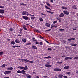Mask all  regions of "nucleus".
<instances>
[{
    "label": "nucleus",
    "mask_w": 78,
    "mask_h": 78,
    "mask_svg": "<svg viewBox=\"0 0 78 78\" xmlns=\"http://www.w3.org/2000/svg\"><path fill=\"white\" fill-rule=\"evenodd\" d=\"M39 20H40V22H43V20H43V19H42V18L41 17L39 19Z\"/></svg>",
    "instance_id": "nucleus-28"
},
{
    "label": "nucleus",
    "mask_w": 78,
    "mask_h": 78,
    "mask_svg": "<svg viewBox=\"0 0 78 78\" xmlns=\"http://www.w3.org/2000/svg\"><path fill=\"white\" fill-rule=\"evenodd\" d=\"M27 62H30V63H34V62L33 61H30L28 60H27Z\"/></svg>",
    "instance_id": "nucleus-14"
},
{
    "label": "nucleus",
    "mask_w": 78,
    "mask_h": 78,
    "mask_svg": "<svg viewBox=\"0 0 78 78\" xmlns=\"http://www.w3.org/2000/svg\"><path fill=\"white\" fill-rule=\"evenodd\" d=\"M31 44V43H28L26 44V45H30Z\"/></svg>",
    "instance_id": "nucleus-52"
},
{
    "label": "nucleus",
    "mask_w": 78,
    "mask_h": 78,
    "mask_svg": "<svg viewBox=\"0 0 78 78\" xmlns=\"http://www.w3.org/2000/svg\"><path fill=\"white\" fill-rule=\"evenodd\" d=\"M15 42H16V43H20V41H19V39H16L15 40Z\"/></svg>",
    "instance_id": "nucleus-15"
},
{
    "label": "nucleus",
    "mask_w": 78,
    "mask_h": 78,
    "mask_svg": "<svg viewBox=\"0 0 78 78\" xmlns=\"http://www.w3.org/2000/svg\"><path fill=\"white\" fill-rule=\"evenodd\" d=\"M22 41L23 42H26L27 40H26V39L25 38H23V39H22Z\"/></svg>",
    "instance_id": "nucleus-16"
},
{
    "label": "nucleus",
    "mask_w": 78,
    "mask_h": 78,
    "mask_svg": "<svg viewBox=\"0 0 78 78\" xmlns=\"http://www.w3.org/2000/svg\"><path fill=\"white\" fill-rule=\"evenodd\" d=\"M69 48L67 47H65V49H68Z\"/></svg>",
    "instance_id": "nucleus-63"
},
{
    "label": "nucleus",
    "mask_w": 78,
    "mask_h": 78,
    "mask_svg": "<svg viewBox=\"0 0 78 78\" xmlns=\"http://www.w3.org/2000/svg\"><path fill=\"white\" fill-rule=\"evenodd\" d=\"M56 23H57V21H54L53 22V23L55 24Z\"/></svg>",
    "instance_id": "nucleus-43"
},
{
    "label": "nucleus",
    "mask_w": 78,
    "mask_h": 78,
    "mask_svg": "<svg viewBox=\"0 0 78 78\" xmlns=\"http://www.w3.org/2000/svg\"><path fill=\"white\" fill-rule=\"evenodd\" d=\"M27 69H28V67H27V66H25L24 67L23 70H27Z\"/></svg>",
    "instance_id": "nucleus-23"
},
{
    "label": "nucleus",
    "mask_w": 78,
    "mask_h": 78,
    "mask_svg": "<svg viewBox=\"0 0 78 78\" xmlns=\"http://www.w3.org/2000/svg\"><path fill=\"white\" fill-rule=\"evenodd\" d=\"M12 48H15V47H16V46H12Z\"/></svg>",
    "instance_id": "nucleus-61"
},
{
    "label": "nucleus",
    "mask_w": 78,
    "mask_h": 78,
    "mask_svg": "<svg viewBox=\"0 0 78 78\" xmlns=\"http://www.w3.org/2000/svg\"><path fill=\"white\" fill-rule=\"evenodd\" d=\"M66 73V74H70V72H67Z\"/></svg>",
    "instance_id": "nucleus-47"
},
{
    "label": "nucleus",
    "mask_w": 78,
    "mask_h": 78,
    "mask_svg": "<svg viewBox=\"0 0 78 78\" xmlns=\"http://www.w3.org/2000/svg\"><path fill=\"white\" fill-rule=\"evenodd\" d=\"M63 76V75H62V74H59L58 75V78H62V76Z\"/></svg>",
    "instance_id": "nucleus-10"
},
{
    "label": "nucleus",
    "mask_w": 78,
    "mask_h": 78,
    "mask_svg": "<svg viewBox=\"0 0 78 78\" xmlns=\"http://www.w3.org/2000/svg\"><path fill=\"white\" fill-rule=\"evenodd\" d=\"M75 7H76V6L74 5H73V9H74V8H75Z\"/></svg>",
    "instance_id": "nucleus-62"
},
{
    "label": "nucleus",
    "mask_w": 78,
    "mask_h": 78,
    "mask_svg": "<svg viewBox=\"0 0 78 78\" xmlns=\"http://www.w3.org/2000/svg\"><path fill=\"white\" fill-rule=\"evenodd\" d=\"M47 11L49 13H50V14H53L54 13L53 12H52L50 11H48L47 10Z\"/></svg>",
    "instance_id": "nucleus-22"
},
{
    "label": "nucleus",
    "mask_w": 78,
    "mask_h": 78,
    "mask_svg": "<svg viewBox=\"0 0 78 78\" xmlns=\"http://www.w3.org/2000/svg\"><path fill=\"white\" fill-rule=\"evenodd\" d=\"M41 15H43L44 16H45V14H43V13H41Z\"/></svg>",
    "instance_id": "nucleus-59"
},
{
    "label": "nucleus",
    "mask_w": 78,
    "mask_h": 78,
    "mask_svg": "<svg viewBox=\"0 0 78 78\" xmlns=\"http://www.w3.org/2000/svg\"><path fill=\"white\" fill-rule=\"evenodd\" d=\"M27 78H31V76H30V75H29L28 76H27Z\"/></svg>",
    "instance_id": "nucleus-37"
},
{
    "label": "nucleus",
    "mask_w": 78,
    "mask_h": 78,
    "mask_svg": "<svg viewBox=\"0 0 78 78\" xmlns=\"http://www.w3.org/2000/svg\"><path fill=\"white\" fill-rule=\"evenodd\" d=\"M21 60L22 61V62H23V61H26V62H27V59H21Z\"/></svg>",
    "instance_id": "nucleus-24"
},
{
    "label": "nucleus",
    "mask_w": 78,
    "mask_h": 78,
    "mask_svg": "<svg viewBox=\"0 0 78 78\" xmlns=\"http://www.w3.org/2000/svg\"><path fill=\"white\" fill-rule=\"evenodd\" d=\"M35 43L36 44H38V45H39V42L36 41Z\"/></svg>",
    "instance_id": "nucleus-39"
},
{
    "label": "nucleus",
    "mask_w": 78,
    "mask_h": 78,
    "mask_svg": "<svg viewBox=\"0 0 78 78\" xmlns=\"http://www.w3.org/2000/svg\"><path fill=\"white\" fill-rule=\"evenodd\" d=\"M73 58V57L72 56H71L69 57V59H72Z\"/></svg>",
    "instance_id": "nucleus-55"
},
{
    "label": "nucleus",
    "mask_w": 78,
    "mask_h": 78,
    "mask_svg": "<svg viewBox=\"0 0 78 78\" xmlns=\"http://www.w3.org/2000/svg\"><path fill=\"white\" fill-rule=\"evenodd\" d=\"M63 78H67L68 77L67 76H64Z\"/></svg>",
    "instance_id": "nucleus-54"
},
{
    "label": "nucleus",
    "mask_w": 78,
    "mask_h": 78,
    "mask_svg": "<svg viewBox=\"0 0 78 78\" xmlns=\"http://www.w3.org/2000/svg\"><path fill=\"white\" fill-rule=\"evenodd\" d=\"M77 44H72L71 46H72L73 47H76V45H77Z\"/></svg>",
    "instance_id": "nucleus-17"
},
{
    "label": "nucleus",
    "mask_w": 78,
    "mask_h": 78,
    "mask_svg": "<svg viewBox=\"0 0 78 78\" xmlns=\"http://www.w3.org/2000/svg\"><path fill=\"white\" fill-rule=\"evenodd\" d=\"M54 71H59L61 72V69L59 68H55L53 69Z\"/></svg>",
    "instance_id": "nucleus-3"
},
{
    "label": "nucleus",
    "mask_w": 78,
    "mask_h": 78,
    "mask_svg": "<svg viewBox=\"0 0 78 78\" xmlns=\"http://www.w3.org/2000/svg\"><path fill=\"white\" fill-rule=\"evenodd\" d=\"M39 44H40V45H42L43 44H42V42H40L39 43Z\"/></svg>",
    "instance_id": "nucleus-46"
},
{
    "label": "nucleus",
    "mask_w": 78,
    "mask_h": 78,
    "mask_svg": "<svg viewBox=\"0 0 78 78\" xmlns=\"http://www.w3.org/2000/svg\"><path fill=\"white\" fill-rule=\"evenodd\" d=\"M63 12L64 13H65V14H66V15H69V12L67 11H64Z\"/></svg>",
    "instance_id": "nucleus-8"
},
{
    "label": "nucleus",
    "mask_w": 78,
    "mask_h": 78,
    "mask_svg": "<svg viewBox=\"0 0 78 78\" xmlns=\"http://www.w3.org/2000/svg\"><path fill=\"white\" fill-rule=\"evenodd\" d=\"M45 8H46V9H48V8H49L47 5H45Z\"/></svg>",
    "instance_id": "nucleus-41"
},
{
    "label": "nucleus",
    "mask_w": 78,
    "mask_h": 78,
    "mask_svg": "<svg viewBox=\"0 0 78 78\" xmlns=\"http://www.w3.org/2000/svg\"><path fill=\"white\" fill-rule=\"evenodd\" d=\"M17 73H21L22 72V71H20V70H19L17 71Z\"/></svg>",
    "instance_id": "nucleus-29"
},
{
    "label": "nucleus",
    "mask_w": 78,
    "mask_h": 78,
    "mask_svg": "<svg viewBox=\"0 0 78 78\" xmlns=\"http://www.w3.org/2000/svg\"><path fill=\"white\" fill-rule=\"evenodd\" d=\"M68 41H72V39L71 38H69L68 39Z\"/></svg>",
    "instance_id": "nucleus-48"
},
{
    "label": "nucleus",
    "mask_w": 78,
    "mask_h": 78,
    "mask_svg": "<svg viewBox=\"0 0 78 78\" xmlns=\"http://www.w3.org/2000/svg\"><path fill=\"white\" fill-rule=\"evenodd\" d=\"M44 78H48V77L47 76H43Z\"/></svg>",
    "instance_id": "nucleus-50"
},
{
    "label": "nucleus",
    "mask_w": 78,
    "mask_h": 78,
    "mask_svg": "<svg viewBox=\"0 0 78 78\" xmlns=\"http://www.w3.org/2000/svg\"><path fill=\"white\" fill-rule=\"evenodd\" d=\"M20 5H23V6H25V5H27L26 4H24V3H20Z\"/></svg>",
    "instance_id": "nucleus-35"
},
{
    "label": "nucleus",
    "mask_w": 78,
    "mask_h": 78,
    "mask_svg": "<svg viewBox=\"0 0 78 78\" xmlns=\"http://www.w3.org/2000/svg\"><path fill=\"white\" fill-rule=\"evenodd\" d=\"M5 66H7V65L6 64H3V65L2 66V68H3L4 67H5Z\"/></svg>",
    "instance_id": "nucleus-20"
},
{
    "label": "nucleus",
    "mask_w": 78,
    "mask_h": 78,
    "mask_svg": "<svg viewBox=\"0 0 78 78\" xmlns=\"http://www.w3.org/2000/svg\"><path fill=\"white\" fill-rule=\"evenodd\" d=\"M11 73V71H5L4 72V74L5 75H7V74H9V73Z\"/></svg>",
    "instance_id": "nucleus-1"
},
{
    "label": "nucleus",
    "mask_w": 78,
    "mask_h": 78,
    "mask_svg": "<svg viewBox=\"0 0 78 78\" xmlns=\"http://www.w3.org/2000/svg\"><path fill=\"white\" fill-rule=\"evenodd\" d=\"M51 29H49L48 30H45V32L46 31H51Z\"/></svg>",
    "instance_id": "nucleus-38"
},
{
    "label": "nucleus",
    "mask_w": 78,
    "mask_h": 78,
    "mask_svg": "<svg viewBox=\"0 0 78 78\" xmlns=\"http://www.w3.org/2000/svg\"><path fill=\"white\" fill-rule=\"evenodd\" d=\"M35 18H36V17L34 16H33V17L31 16L30 18L31 20H33V19H35Z\"/></svg>",
    "instance_id": "nucleus-27"
},
{
    "label": "nucleus",
    "mask_w": 78,
    "mask_h": 78,
    "mask_svg": "<svg viewBox=\"0 0 78 78\" xmlns=\"http://www.w3.org/2000/svg\"><path fill=\"white\" fill-rule=\"evenodd\" d=\"M5 13V10L2 9H0V14H4Z\"/></svg>",
    "instance_id": "nucleus-2"
},
{
    "label": "nucleus",
    "mask_w": 78,
    "mask_h": 78,
    "mask_svg": "<svg viewBox=\"0 0 78 78\" xmlns=\"http://www.w3.org/2000/svg\"><path fill=\"white\" fill-rule=\"evenodd\" d=\"M3 78H9V77H4Z\"/></svg>",
    "instance_id": "nucleus-64"
},
{
    "label": "nucleus",
    "mask_w": 78,
    "mask_h": 78,
    "mask_svg": "<svg viewBox=\"0 0 78 78\" xmlns=\"http://www.w3.org/2000/svg\"><path fill=\"white\" fill-rule=\"evenodd\" d=\"M46 26L47 27H50V24L49 23H47L45 24Z\"/></svg>",
    "instance_id": "nucleus-9"
},
{
    "label": "nucleus",
    "mask_w": 78,
    "mask_h": 78,
    "mask_svg": "<svg viewBox=\"0 0 78 78\" xmlns=\"http://www.w3.org/2000/svg\"><path fill=\"white\" fill-rule=\"evenodd\" d=\"M23 28L24 30H26V31H27V29L26 27V26L25 25L23 26Z\"/></svg>",
    "instance_id": "nucleus-11"
},
{
    "label": "nucleus",
    "mask_w": 78,
    "mask_h": 78,
    "mask_svg": "<svg viewBox=\"0 0 78 78\" xmlns=\"http://www.w3.org/2000/svg\"><path fill=\"white\" fill-rule=\"evenodd\" d=\"M46 3V4H47V5H48V6H51V5H50V4L48 3V2H47Z\"/></svg>",
    "instance_id": "nucleus-34"
},
{
    "label": "nucleus",
    "mask_w": 78,
    "mask_h": 78,
    "mask_svg": "<svg viewBox=\"0 0 78 78\" xmlns=\"http://www.w3.org/2000/svg\"><path fill=\"white\" fill-rule=\"evenodd\" d=\"M62 9H67V7L64 6H62Z\"/></svg>",
    "instance_id": "nucleus-25"
},
{
    "label": "nucleus",
    "mask_w": 78,
    "mask_h": 78,
    "mask_svg": "<svg viewBox=\"0 0 78 78\" xmlns=\"http://www.w3.org/2000/svg\"><path fill=\"white\" fill-rule=\"evenodd\" d=\"M7 69L9 70H13V68L11 67L10 68H7Z\"/></svg>",
    "instance_id": "nucleus-21"
},
{
    "label": "nucleus",
    "mask_w": 78,
    "mask_h": 78,
    "mask_svg": "<svg viewBox=\"0 0 78 78\" xmlns=\"http://www.w3.org/2000/svg\"><path fill=\"white\" fill-rule=\"evenodd\" d=\"M23 30V29H20V31H22V30Z\"/></svg>",
    "instance_id": "nucleus-57"
},
{
    "label": "nucleus",
    "mask_w": 78,
    "mask_h": 78,
    "mask_svg": "<svg viewBox=\"0 0 78 78\" xmlns=\"http://www.w3.org/2000/svg\"><path fill=\"white\" fill-rule=\"evenodd\" d=\"M18 68L19 69H23L24 67L19 66L18 67Z\"/></svg>",
    "instance_id": "nucleus-19"
},
{
    "label": "nucleus",
    "mask_w": 78,
    "mask_h": 78,
    "mask_svg": "<svg viewBox=\"0 0 78 78\" xmlns=\"http://www.w3.org/2000/svg\"><path fill=\"white\" fill-rule=\"evenodd\" d=\"M67 59H69V57H66L65 58V60H67Z\"/></svg>",
    "instance_id": "nucleus-36"
},
{
    "label": "nucleus",
    "mask_w": 78,
    "mask_h": 78,
    "mask_svg": "<svg viewBox=\"0 0 78 78\" xmlns=\"http://www.w3.org/2000/svg\"><path fill=\"white\" fill-rule=\"evenodd\" d=\"M9 30L10 31H12V28H10V29H9Z\"/></svg>",
    "instance_id": "nucleus-60"
},
{
    "label": "nucleus",
    "mask_w": 78,
    "mask_h": 78,
    "mask_svg": "<svg viewBox=\"0 0 78 78\" xmlns=\"http://www.w3.org/2000/svg\"><path fill=\"white\" fill-rule=\"evenodd\" d=\"M40 39H44L43 37H40Z\"/></svg>",
    "instance_id": "nucleus-53"
},
{
    "label": "nucleus",
    "mask_w": 78,
    "mask_h": 78,
    "mask_svg": "<svg viewBox=\"0 0 78 78\" xmlns=\"http://www.w3.org/2000/svg\"><path fill=\"white\" fill-rule=\"evenodd\" d=\"M23 18L24 19H25V20H27L28 19H29V18L27 16H24L23 17Z\"/></svg>",
    "instance_id": "nucleus-4"
},
{
    "label": "nucleus",
    "mask_w": 78,
    "mask_h": 78,
    "mask_svg": "<svg viewBox=\"0 0 78 78\" xmlns=\"http://www.w3.org/2000/svg\"><path fill=\"white\" fill-rule=\"evenodd\" d=\"M58 64H62V62H57Z\"/></svg>",
    "instance_id": "nucleus-33"
},
{
    "label": "nucleus",
    "mask_w": 78,
    "mask_h": 78,
    "mask_svg": "<svg viewBox=\"0 0 78 78\" xmlns=\"http://www.w3.org/2000/svg\"><path fill=\"white\" fill-rule=\"evenodd\" d=\"M69 68H70V66H65L64 67V69H65V70H66L67 69H69Z\"/></svg>",
    "instance_id": "nucleus-6"
},
{
    "label": "nucleus",
    "mask_w": 78,
    "mask_h": 78,
    "mask_svg": "<svg viewBox=\"0 0 78 78\" xmlns=\"http://www.w3.org/2000/svg\"><path fill=\"white\" fill-rule=\"evenodd\" d=\"M45 66L46 67H52V66L51 65H48V64H46L45 65Z\"/></svg>",
    "instance_id": "nucleus-5"
},
{
    "label": "nucleus",
    "mask_w": 78,
    "mask_h": 78,
    "mask_svg": "<svg viewBox=\"0 0 78 78\" xmlns=\"http://www.w3.org/2000/svg\"><path fill=\"white\" fill-rule=\"evenodd\" d=\"M63 42L64 43H66V41H64V40H63Z\"/></svg>",
    "instance_id": "nucleus-56"
},
{
    "label": "nucleus",
    "mask_w": 78,
    "mask_h": 78,
    "mask_svg": "<svg viewBox=\"0 0 78 78\" xmlns=\"http://www.w3.org/2000/svg\"><path fill=\"white\" fill-rule=\"evenodd\" d=\"M73 40V41H74V40H75V38H71V41Z\"/></svg>",
    "instance_id": "nucleus-45"
},
{
    "label": "nucleus",
    "mask_w": 78,
    "mask_h": 78,
    "mask_svg": "<svg viewBox=\"0 0 78 78\" xmlns=\"http://www.w3.org/2000/svg\"><path fill=\"white\" fill-rule=\"evenodd\" d=\"M57 20H61V18H59L58 17H57Z\"/></svg>",
    "instance_id": "nucleus-32"
},
{
    "label": "nucleus",
    "mask_w": 78,
    "mask_h": 78,
    "mask_svg": "<svg viewBox=\"0 0 78 78\" xmlns=\"http://www.w3.org/2000/svg\"><path fill=\"white\" fill-rule=\"evenodd\" d=\"M10 44H12L13 45H14L15 44V42H14V41H13L10 43Z\"/></svg>",
    "instance_id": "nucleus-26"
},
{
    "label": "nucleus",
    "mask_w": 78,
    "mask_h": 78,
    "mask_svg": "<svg viewBox=\"0 0 78 78\" xmlns=\"http://www.w3.org/2000/svg\"><path fill=\"white\" fill-rule=\"evenodd\" d=\"M74 59H78V57H75L74 58Z\"/></svg>",
    "instance_id": "nucleus-31"
},
{
    "label": "nucleus",
    "mask_w": 78,
    "mask_h": 78,
    "mask_svg": "<svg viewBox=\"0 0 78 78\" xmlns=\"http://www.w3.org/2000/svg\"><path fill=\"white\" fill-rule=\"evenodd\" d=\"M65 30L64 29H59V31H64Z\"/></svg>",
    "instance_id": "nucleus-42"
},
{
    "label": "nucleus",
    "mask_w": 78,
    "mask_h": 78,
    "mask_svg": "<svg viewBox=\"0 0 78 78\" xmlns=\"http://www.w3.org/2000/svg\"><path fill=\"white\" fill-rule=\"evenodd\" d=\"M3 51H1L0 52V55H3Z\"/></svg>",
    "instance_id": "nucleus-40"
},
{
    "label": "nucleus",
    "mask_w": 78,
    "mask_h": 78,
    "mask_svg": "<svg viewBox=\"0 0 78 78\" xmlns=\"http://www.w3.org/2000/svg\"><path fill=\"white\" fill-rule=\"evenodd\" d=\"M21 72L22 73H23V74L24 75H25V74H26V73H25L26 71H24V70H23Z\"/></svg>",
    "instance_id": "nucleus-13"
},
{
    "label": "nucleus",
    "mask_w": 78,
    "mask_h": 78,
    "mask_svg": "<svg viewBox=\"0 0 78 78\" xmlns=\"http://www.w3.org/2000/svg\"><path fill=\"white\" fill-rule=\"evenodd\" d=\"M23 16H24V15H26L27 14H26V11H24L23 12L22 14Z\"/></svg>",
    "instance_id": "nucleus-18"
},
{
    "label": "nucleus",
    "mask_w": 78,
    "mask_h": 78,
    "mask_svg": "<svg viewBox=\"0 0 78 78\" xmlns=\"http://www.w3.org/2000/svg\"><path fill=\"white\" fill-rule=\"evenodd\" d=\"M59 16L60 17H64V13H62L60 14L59 15Z\"/></svg>",
    "instance_id": "nucleus-7"
},
{
    "label": "nucleus",
    "mask_w": 78,
    "mask_h": 78,
    "mask_svg": "<svg viewBox=\"0 0 78 78\" xmlns=\"http://www.w3.org/2000/svg\"><path fill=\"white\" fill-rule=\"evenodd\" d=\"M4 8V6H0V8Z\"/></svg>",
    "instance_id": "nucleus-44"
},
{
    "label": "nucleus",
    "mask_w": 78,
    "mask_h": 78,
    "mask_svg": "<svg viewBox=\"0 0 78 78\" xmlns=\"http://www.w3.org/2000/svg\"><path fill=\"white\" fill-rule=\"evenodd\" d=\"M66 56L65 55H63L62 56V57L63 58H64V57H66Z\"/></svg>",
    "instance_id": "nucleus-58"
},
{
    "label": "nucleus",
    "mask_w": 78,
    "mask_h": 78,
    "mask_svg": "<svg viewBox=\"0 0 78 78\" xmlns=\"http://www.w3.org/2000/svg\"><path fill=\"white\" fill-rule=\"evenodd\" d=\"M51 57L50 56H48V57H45V58H47V59H49V58H51Z\"/></svg>",
    "instance_id": "nucleus-30"
},
{
    "label": "nucleus",
    "mask_w": 78,
    "mask_h": 78,
    "mask_svg": "<svg viewBox=\"0 0 78 78\" xmlns=\"http://www.w3.org/2000/svg\"><path fill=\"white\" fill-rule=\"evenodd\" d=\"M32 48H33L34 49H37V47L34 45H32Z\"/></svg>",
    "instance_id": "nucleus-12"
},
{
    "label": "nucleus",
    "mask_w": 78,
    "mask_h": 78,
    "mask_svg": "<svg viewBox=\"0 0 78 78\" xmlns=\"http://www.w3.org/2000/svg\"><path fill=\"white\" fill-rule=\"evenodd\" d=\"M36 32H38V33H41V32H40L39 30H36Z\"/></svg>",
    "instance_id": "nucleus-49"
},
{
    "label": "nucleus",
    "mask_w": 78,
    "mask_h": 78,
    "mask_svg": "<svg viewBox=\"0 0 78 78\" xmlns=\"http://www.w3.org/2000/svg\"><path fill=\"white\" fill-rule=\"evenodd\" d=\"M48 50H50L51 51V48H48Z\"/></svg>",
    "instance_id": "nucleus-51"
}]
</instances>
